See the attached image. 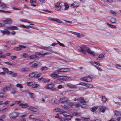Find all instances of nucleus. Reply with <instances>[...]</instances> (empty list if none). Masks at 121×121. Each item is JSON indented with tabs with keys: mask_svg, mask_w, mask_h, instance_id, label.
Listing matches in <instances>:
<instances>
[{
	"mask_svg": "<svg viewBox=\"0 0 121 121\" xmlns=\"http://www.w3.org/2000/svg\"><path fill=\"white\" fill-rule=\"evenodd\" d=\"M78 50L79 51L82 52L84 54H85L86 52L88 54L93 56L95 55V54L94 52L91 51L85 45H82L78 48Z\"/></svg>",
	"mask_w": 121,
	"mask_h": 121,
	"instance_id": "nucleus-1",
	"label": "nucleus"
},
{
	"mask_svg": "<svg viewBox=\"0 0 121 121\" xmlns=\"http://www.w3.org/2000/svg\"><path fill=\"white\" fill-rule=\"evenodd\" d=\"M19 113L16 112H14L10 114L9 115V117L10 119H15L18 115Z\"/></svg>",
	"mask_w": 121,
	"mask_h": 121,
	"instance_id": "nucleus-2",
	"label": "nucleus"
},
{
	"mask_svg": "<svg viewBox=\"0 0 121 121\" xmlns=\"http://www.w3.org/2000/svg\"><path fill=\"white\" fill-rule=\"evenodd\" d=\"M91 78L90 76L88 77H85L81 78H80V79L81 80L84 81L89 82L91 81Z\"/></svg>",
	"mask_w": 121,
	"mask_h": 121,
	"instance_id": "nucleus-3",
	"label": "nucleus"
},
{
	"mask_svg": "<svg viewBox=\"0 0 121 121\" xmlns=\"http://www.w3.org/2000/svg\"><path fill=\"white\" fill-rule=\"evenodd\" d=\"M28 109L30 110L33 112L34 114H36L35 112H36L38 111V109L32 106H29L28 108Z\"/></svg>",
	"mask_w": 121,
	"mask_h": 121,
	"instance_id": "nucleus-4",
	"label": "nucleus"
},
{
	"mask_svg": "<svg viewBox=\"0 0 121 121\" xmlns=\"http://www.w3.org/2000/svg\"><path fill=\"white\" fill-rule=\"evenodd\" d=\"M61 4L58 3L56 4L55 5V9L57 11L60 10L62 8Z\"/></svg>",
	"mask_w": 121,
	"mask_h": 121,
	"instance_id": "nucleus-5",
	"label": "nucleus"
},
{
	"mask_svg": "<svg viewBox=\"0 0 121 121\" xmlns=\"http://www.w3.org/2000/svg\"><path fill=\"white\" fill-rule=\"evenodd\" d=\"M3 22L5 24H10L12 23V21L11 19L8 18L4 20Z\"/></svg>",
	"mask_w": 121,
	"mask_h": 121,
	"instance_id": "nucleus-6",
	"label": "nucleus"
},
{
	"mask_svg": "<svg viewBox=\"0 0 121 121\" xmlns=\"http://www.w3.org/2000/svg\"><path fill=\"white\" fill-rule=\"evenodd\" d=\"M0 7L3 8H9V6L7 4L1 2L0 4Z\"/></svg>",
	"mask_w": 121,
	"mask_h": 121,
	"instance_id": "nucleus-7",
	"label": "nucleus"
},
{
	"mask_svg": "<svg viewBox=\"0 0 121 121\" xmlns=\"http://www.w3.org/2000/svg\"><path fill=\"white\" fill-rule=\"evenodd\" d=\"M53 110L54 112H59L60 114H62L64 112V111L63 110L58 108L53 109Z\"/></svg>",
	"mask_w": 121,
	"mask_h": 121,
	"instance_id": "nucleus-8",
	"label": "nucleus"
},
{
	"mask_svg": "<svg viewBox=\"0 0 121 121\" xmlns=\"http://www.w3.org/2000/svg\"><path fill=\"white\" fill-rule=\"evenodd\" d=\"M7 28L10 30H18V27L16 26H10L7 27Z\"/></svg>",
	"mask_w": 121,
	"mask_h": 121,
	"instance_id": "nucleus-9",
	"label": "nucleus"
},
{
	"mask_svg": "<svg viewBox=\"0 0 121 121\" xmlns=\"http://www.w3.org/2000/svg\"><path fill=\"white\" fill-rule=\"evenodd\" d=\"M79 6V4L77 2H74L71 5V7L72 8H76Z\"/></svg>",
	"mask_w": 121,
	"mask_h": 121,
	"instance_id": "nucleus-10",
	"label": "nucleus"
},
{
	"mask_svg": "<svg viewBox=\"0 0 121 121\" xmlns=\"http://www.w3.org/2000/svg\"><path fill=\"white\" fill-rule=\"evenodd\" d=\"M72 34L76 35L78 38L82 37L84 36L83 35L79 33H76L74 32H72Z\"/></svg>",
	"mask_w": 121,
	"mask_h": 121,
	"instance_id": "nucleus-11",
	"label": "nucleus"
},
{
	"mask_svg": "<svg viewBox=\"0 0 121 121\" xmlns=\"http://www.w3.org/2000/svg\"><path fill=\"white\" fill-rule=\"evenodd\" d=\"M104 53H102L100 54L99 55V57L97 58L96 60H101L104 57Z\"/></svg>",
	"mask_w": 121,
	"mask_h": 121,
	"instance_id": "nucleus-12",
	"label": "nucleus"
},
{
	"mask_svg": "<svg viewBox=\"0 0 121 121\" xmlns=\"http://www.w3.org/2000/svg\"><path fill=\"white\" fill-rule=\"evenodd\" d=\"M0 31L3 35L6 34L9 35L10 34V32L6 29H5L4 30H1Z\"/></svg>",
	"mask_w": 121,
	"mask_h": 121,
	"instance_id": "nucleus-13",
	"label": "nucleus"
},
{
	"mask_svg": "<svg viewBox=\"0 0 121 121\" xmlns=\"http://www.w3.org/2000/svg\"><path fill=\"white\" fill-rule=\"evenodd\" d=\"M67 101V98L65 97L61 98L59 99L60 102L62 103L66 102Z\"/></svg>",
	"mask_w": 121,
	"mask_h": 121,
	"instance_id": "nucleus-14",
	"label": "nucleus"
},
{
	"mask_svg": "<svg viewBox=\"0 0 121 121\" xmlns=\"http://www.w3.org/2000/svg\"><path fill=\"white\" fill-rule=\"evenodd\" d=\"M67 85V86L71 88L74 89L77 87L76 85H73L70 83H68Z\"/></svg>",
	"mask_w": 121,
	"mask_h": 121,
	"instance_id": "nucleus-15",
	"label": "nucleus"
},
{
	"mask_svg": "<svg viewBox=\"0 0 121 121\" xmlns=\"http://www.w3.org/2000/svg\"><path fill=\"white\" fill-rule=\"evenodd\" d=\"M65 113L64 112L63 114L64 116L66 117V119L68 120H70L72 118V117L69 115H65Z\"/></svg>",
	"mask_w": 121,
	"mask_h": 121,
	"instance_id": "nucleus-16",
	"label": "nucleus"
},
{
	"mask_svg": "<svg viewBox=\"0 0 121 121\" xmlns=\"http://www.w3.org/2000/svg\"><path fill=\"white\" fill-rule=\"evenodd\" d=\"M50 76L54 79H55L59 77V76L58 74L53 73Z\"/></svg>",
	"mask_w": 121,
	"mask_h": 121,
	"instance_id": "nucleus-17",
	"label": "nucleus"
},
{
	"mask_svg": "<svg viewBox=\"0 0 121 121\" xmlns=\"http://www.w3.org/2000/svg\"><path fill=\"white\" fill-rule=\"evenodd\" d=\"M19 106H21V107L23 108H25L28 107V104L27 103L23 104H19Z\"/></svg>",
	"mask_w": 121,
	"mask_h": 121,
	"instance_id": "nucleus-18",
	"label": "nucleus"
},
{
	"mask_svg": "<svg viewBox=\"0 0 121 121\" xmlns=\"http://www.w3.org/2000/svg\"><path fill=\"white\" fill-rule=\"evenodd\" d=\"M72 80V79L70 77L66 76H63V81H70Z\"/></svg>",
	"mask_w": 121,
	"mask_h": 121,
	"instance_id": "nucleus-19",
	"label": "nucleus"
},
{
	"mask_svg": "<svg viewBox=\"0 0 121 121\" xmlns=\"http://www.w3.org/2000/svg\"><path fill=\"white\" fill-rule=\"evenodd\" d=\"M115 115L116 117L120 116L121 117V113L117 111H115Z\"/></svg>",
	"mask_w": 121,
	"mask_h": 121,
	"instance_id": "nucleus-20",
	"label": "nucleus"
},
{
	"mask_svg": "<svg viewBox=\"0 0 121 121\" xmlns=\"http://www.w3.org/2000/svg\"><path fill=\"white\" fill-rule=\"evenodd\" d=\"M78 101L81 103H86V101L84 98L83 97H80L79 98Z\"/></svg>",
	"mask_w": 121,
	"mask_h": 121,
	"instance_id": "nucleus-21",
	"label": "nucleus"
},
{
	"mask_svg": "<svg viewBox=\"0 0 121 121\" xmlns=\"http://www.w3.org/2000/svg\"><path fill=\"white\" fill-rule=\"evenodd\" d=\"M64 68L58 69L55 72L57 73V72H64Z\"/></svg>",
	"mask_w": 121,
	"mask_h": 121,
	"instance_id": "nucleus-22",
	"label": "nucleus"
},
{
	"mask_svg": "<svg viewBox=\"0 0 121 121\" xmlns=\"http://www.w3.org/2000/svg\"><path fill=\"white\" fill-rule=\"evenodd\" d=\"M48 53H45L43 52H41L38 53V54L39 55H41L42 56H45Z\"/></svg>",
	"mask_w": 121,
	"mask_h": 121,
	"instance_id": "nucleus-23",
	"label": "nucleus"
},
{
	"mask_svg": "<svg viewBox=\"0 0 121 121\" xmlns=\"http://www.w3.org/2000/svg\"><path fill=\"white\" fill-rule=\"evenodd\" d=\"M36 75V73L35 72H33L30 73L29 75V77L30 78H33L34 77H35Z\"/></svg>",
	"mask_w": 121,
	"mask_h": 121,
	"instance_id": "nucleus-24",
	"label": "nucleus"
},
{
	"mask_svg": "<svg viewBox=\"0 0 121 121\" xmlns=\"http://www.w3.org/2000/svg\"><path fill=\"white\" fill-rule=\"evenodd\" d=\"M20 26L21 27L27 28V29H29L30 28H34V27H33L32 26H25V25L21 24L20 25Z\"/></svg>",
	"mask_w": 121,
	"mask_h": 121,
	"instance_id": "nucleus-25",
	"label": "nucleus"
},
{
	"mask_svg": "<svg viewBox=\"0 0 121 121\" xmlns=\"http://www.w3.org/2000/svg\"><path fill=\"white\" fill-rule=\"evenodd\" d=\"M20 21L21 22H27L29 23H32L29 22L28 20L25 19H20Z\"/></svg>",
	"mask_w": 121,
	"mask_h": 121,
	"instance_id": "nucleus-26",
	"label": "nucleus"
},
{
	"mask_svg": "<svg viewBox=\"0 0 121 121\" xmlns=\"http://www.w3.org/2000/svg\"><path fill=\"white\" fill-rule=\"evenodd\" d=\"M0 58H6V56L5 55L3 54L2 52L1 51H0Z\"/></svg>",
	"mask_w": 121,
	"mask_h": 121,
	"instance_id": "nucleus-27",
	"label": "nucleus"
},
{
	"mask_svg": "<svg viewBox=\"0 0 121 121\" xmlns=\"http://www.w3.org/2000/svg\"><path fill=\"white\" fill-rule=\"evenodd\" d=\"M72 115L73 116H75L78 117L80 116L81 113L77 112H74L73 113Z\"/></svg>",
	"mask_w": 121,
	"mask_h": 121,
	"instance_id": "nucleus-28",
	"label": "nucleus"
},
{
	"mask_svg": "<svg viewBox=\"0 0 121 121\" xmlns=\"http://www.w3.org/2000/svg\"><path fill=\"white\" fill-rule=\"evenodd\" d=\"M106 108L105 107H101L99 108V110L100 112H104L105 111Z\"/></svg>",
	"mask_w": 121,
	"mask_h": 121,
	"instance_id": "nucleus-29",
	"label": "nucleus"
},
{
	"mask_svg": "<svg viewBox=\"0 0 121 121\" xmlns=\"http://www.w3.org/2000/svg\"><path fill=\"white\" fill-rule=\"evenodd\" d=\"M10 88V87L9 86H5L3 87L2 89V91L4 92H5L7 91Z\"/></svg>",
	"mask_w": 121,
	"mask_h": 121,
	"instance_id": "nucleus-30",
	"label": "nucleus"
},
{
	"mask_svg": "<svg viewBox=\"0 0 121 121\" xmlns=\"http://www.w3.org/2000/svg\"><path fill=\"white\" fill-rule=\"evenodd\" d=\"M85 86L89 88H91L93 87V86L92 85L87 83H86Z\"/></svg>",
	"mask_w": 121,
	"mask_h": 121,
	"instance_id": "nucleus-31",
	"label": "nucleus"
},
{
	"mask_svg": "<svg viewBox=\"0 0 121 121\" xmlns=\"http://www.w3.org/2000/svg\"><path fill=\"white\" fill-rule=\"evenodd\" d=\"M64 5L65 6L64 9L65 10L68 9L69 8V6L66 3H64Z\"/></svg>",
	"mask_w": 121,
	"mask_h": 121,
	"instance_id": "nucleus-32",
	"label": "nucleus"
},
{
	"mask_svg": "<svg viewBox=\"0 0 121 121\" xmlns=\"http://www.w3.org/2000/svg\"><path fill=\"white\" fill-rule=\"evenodd\" d=\"M107 100V99H106L105 96L102 97L101 101L103 103H105Z\"/></svg>",
	"mask_w": 121,
	"mask_h": 121,
	"instance_id": "nucleus-33",
	"label": "nucleus"
},
{
	"mask_svg": "<svg viewBox=\"0 0 121 121\" xmlns=\"http://www.w3.org/2000/svg\"><path fill=\"white\" fill-rule=\"evenodd\" d=\"M48 19L51 21L55 22L56 18H53L51 17H48Z\"/></svg>",
	"mask_w": 121,
	"mask_h": 121,
	"instance_id": "nucleus-34",
	"label": "nucleus"
},
{
	"mask_svg": "<svg viewBox=\"0 0 121 121\" xmlns=\"http://www.w3.org/2000/svg\"><path fill=\"white\" fill-rule=\"evenodd\" d=\"M16 86L18 87L22 88L23 87V85L21 83H17L16 85Z\"/></svg>",
	"mask_w": 121,
	"mask_h": 121,
	"instance_id": "nucleus-35",
	"label": "nucleus"
},
{
	"mask_svg": "<svg viewBox=\"0 0 121 121\" xmlns=\"http://www.w3.org/2000/svg\"><path fill=\"white\" fill-rule=\"evenodd\" d=\"M4 63L8 65H10L11 66H15V65L14 64H13V63H11L9 61H8V62H4Z\"/></svg>",
	"mask_w": 121,
	"mask_h": 121,
	"instance_id": "nucleus-36",
	"label": "nucleus"
},
{
	"mask_svg": "<svg viewBox=\"0 0 121 121\" xmlns=\"http://www.w3.org/2000/svg\"><path fill=\"white\" fill-rule=\"evenodd\" d=\"M39 48H41L43 49H44L45 50H48V49H49L50 48L49 47H46L45 46H43L42 47H39Z\"/></svg>",
	"mask_w": 121,
	"mask_h": 121,
	"instance_id": "nucleus-37",
	"label": "nucleus"
},
{
	"mask_svg": "<svg viewBox=\"0 0 121 121\" xmlns=\"http://www.w3.org/2000/svg\"><path fill=\"white\" fill-rule=\"evenodd\" d=\"M98 108V107H95L92 108H91V111L93 112H94Z\"/></svg>",
	"mask_w": 121,
	"mask_h": 121,
	"instance_id": "nucleus-38",
	"label": "nucleus"
},
{
	"mask_svg": "<svg viewBox=\"0 0 121 121\" xmlns=\"http://www.w3.org/2000/svg\"><path fill=\"white\" fill-rule=\"evenodd\" d=\"M28 93L30 97L32 99H33L34 98V94L30 92H28Z\"/></svg>",
	"mask_w": 121,
	"mask_h": 121,
	"instance_id": "nucleus-39",
	"label": "nucleus"
},
{
	"mask_svg": "<svg viewBox=\"0 0 121 121\" xmlns=\"http://www.w3.org/2000/svg\"><path fill=\"white\" fill-rule=\"evenodd\" d=\"M48 68L46 66L42 67L40 69V70L41 71H45L46 70H48Z\"/></svg>",
	"mask_w": 121,
	"mask_h": 121,
	"instance_id": "nucleus-40",
	"label": "nucleus"
},
{
	"mask_svg": "<svg viewBox=\"0 0 121 121\" xmlns=\"http://www.w3.org/2000/svg\"><path fill=\"white\" fill-rule=\"evenodd\" d=\"M29 57L31 59L36 58L37 57V56L35 55H33L29 56Z\"/></svg>",
	"mask_w": 121,
	"mask_h": 121,
	"instance_id": "nucleus-41",
	"label": "nucleus"
},
{
	"mask_svg": "<svg viewBox=\"0 0 121 121\" xmlns=\"http://www.w3.org/2000/svg\"><path fill=\"white\" fill-rule=\"evenodd\" d=\"M5 116L4 115H3L0 117V121H3V119L5 118Z\"/></svg>",
	"mask_w": 121,
	"mask_h": 121,
	"instance_id": "nucleus-42",
	"label": "nucleus"
},
{
	"mask_svg": "<svg viewBox=\"0 0 121 121\" xmlns=\"http://www.w3.org/2000/svg\"><path fill=\"white\" fill-rule=\"evenodd\" d=\"M81 107L83 108H86L88 107V105L86 104H83L81 105Z\"/></svg>",
	"mask_w": 121,
	"mask_h": 121,
	"instance_id": "nucleus-43",
	"label": "nucleus"
},
{
	"mask_svg": "<svg viewBox=\"0 0 121 121\" xmlns=\"http://www.w3.org/2000/svg\"><path fill=\"white\" fill-rule=\"evenodd\" d=\"M12 91L11 92V93L12 94H14L17 92L15 90V89L14 88H12Z\"/></svg>",
	"mask_w": 121,
	"mask_h": 121,
	"instance_id": "nucleus-44",
	"label": "nucleus"
},
{
	"mask_svg": "<svg viewBox=\"0 0 121 121\" xmlns=\"http://www.w3.org/2000/svg\"><path fill=\"white\" fill-rule=\"evenodd\" d=\"M111 22L113 23H115L116 22V19L115 18H112L110 20Z\"/></svg>",
	"mask_w": 121,
	"mask_h": 121,
	"instance_id": "nucleus-45",
	"label": "nucleus"
},
{
	"mask_svg": "<svg viewBox=\"0 0 121 121\" xmlns=\"http://www.w3.org/2000/svg\"><path fill=\"white\" fill-rule=\"evenodd\" d=\"M10 58L12 60H14L17 58V57L15 56H10Z\"/></svg>",
	"mask_w": 121,
	"mask_h": 121,
	"instance_id": "nucleus-46",
	"label": "nucleus"
},
{
	"mask_svg": "<svg viewBox=\"0 0 121 121\" xmlns=\"http://www.w3.org/2000/svg\"><path fill=\"white\" fill-rule=\"evenodd\" d=\"M57 42L58 43V44L60 46H62V47H65V46L64 44H63L62 43H61L60 42H59L58 41H57Z\"/></svg>",
	"mask_w": 121,
	"mask_h": 121,
	"instance_id": "nucleus-47",
	"label": "nucleus"
},
{
	"mask_svg": "<svg viewBox=\"0 0 121 121\" xmlns=\"http://www.w3.org/2000/svg\"><path fill=\"white\" fill-rule=\"evenodd\" d=\"M56 59L61 60L62 61V62H67V61H66L65 60H64L63 59H62L61 58H59L58 57H56Z\"/></svg>",
	"mask_w": 121,
	"mask_h": 121,
	"instance_id": "nucleus-48",
	"label": "nucleus"
},
{
	"mask_svg": "<svg viewBox=\"0 0 121 121\" xmlns=\"http://www.w3.org/2000/svg\"><path fill=\"white\" fill-rule=\"evenodd\" d=\"M14 50H21V48L19 47H15L14 48Z\"/></svg>",
	"mask_w": 121,
	"mask_h": 121,
	"instance_id": "nucleus-49",
	"label": "nucleus"
},
{
	"mask_svg": "<svg viewBox=\"0 0 121 121\" xmlns=\"http://www.w3.org/2000/svg\"><path fill=\"white\" fill-rule=\"evenodd\" d=\"M28 56V55L26 53H24L22 55V56L24 58H26Z\"/></svg>",
	"mask_w": 121,
	"mask_h": 121,
	"instance_id": "nucleus-50",
	"label": "nucleus"
},
{
	"mask_svg": "<svg viewBox=\"0 0 121 121\" xmlns=\"http://www.w3.org/2000/svg\"><path fill=\"white\" fill-rule=\"evenodd\" d=\"M5 96H4V93H0V98H3Z\"/></svg>",
	"mask_w": 121,
	"mask_h": 121,
	"instance_id": "nucleus-51",
	"label": "nucleus"
},
{
	"mask_svg": "<svg viewBox=\"0 0 121 121\" xmlns=\"http://www.w3.org/2000/svg\"><path fill=\"white\" fill-rule=\"evenodd\" d=\"M55 22H57L59 23H61L62 22V21L59 19L56 18Z\"/></svg>",
	"mask_w": 121,
	"mask_h": 121,
	"instance_id": "nucleus-52",
	"label": "nucleus"
},
{
	"mask_svg": "<svg viewBox=\"0 0 121 121\" xmlns=\"http://www.w3.org/2000/svg\"><path fill=\"white\" fill-rule=\"evenodd\" d=\"M26 84L29 86H31L33 84V83L31 82H27L26 83Z\"/></svg>",
	"mask_w": 121,
	"mask_h": 121,
	"instance_id": "nucleus-53",
	"label": "nucleus"
},
{
	"mask_svg": "<svg viewBox=\"0 0 121 121\" xmlns=\"http://www.w3.org/2000/svg\"><path fill=\"white\" fill-rule=\"evenodd\" d=\"M21 70L22 71H28V69L26 68H24L21 69Z\"/></svg>",
	"mask_w": 121,
	"mask_h": 121,
	"instance_id": "nucleus-54",
	"label": "nucleus"
},
{
	"mask_svg": "<svg viewBox=\"0 0 121 121\" xmlns=\"http://www.w3.org/2000/svg\"><path fill=\"white\" fill-rule=\"evenodd\" d=\"M39 86V85L38 84H36L33 85L32 87L33 88H35L38 87Z\"/></svg>",
	"mask_w": 121,
	"mask_h": 121,
	"instance_id": "nucleus-55",
	"label": "nucleus"
},
{
	"mask_svg": "<svg viewBox=\"0 0 121 121\" xmlns=\"http://www.w3.org/2000/svg\"><path fill=\"white\" fill-rule=\"evenodd\" d=\"M70 69L68 68H64V71H64V72H65L69 71Z\"/></svg>",
	"mask_w": 121,
	"mask_h": 121,
	"instance_id": "nucleus-56",
	"label": "nucleus"
},
{
	"mask_svg": "<svg viewBox=\"0 0 121 121\" xmlns=\"http://www.w3.org/2000/svg\"><path fill=\"white\" fill-rule=\"evenodd\" d=\"M81 119L83 121H87L88 119L84 117H82Z\"/></svg>",
	"mask_w": 121,
	"mask_h": 121,
	"instance_id": "nucleus-57",
	"label": "nucleus"
},
{
	"mask_svg": "<svg viewBox=\"0 0 121 121\" xmlns=\"http://www.w3.org/2000/svg\"><path fill=\"white\" fill-rule=\"evenodd\" d=\"M54 82L58 84H60V81L58 80H56L54 81Z\"/></svg>",
	"mask_w": 121,
	"mask_h": 121,
	"instance_id": "nucleus-58",
	"label": "nucleus"
},
{
	"mask_svg": "<svg viewBox=\"0 0 121 121\" xmlns=\"http://www.w3.org/2000/svg\"><path fill=\"white\" fill-rule=\"evenodd\" d=\"M51 85V84H49L46 86H45V88L47 89H49L51 88V87L50 86Z\"/></svg>",
	"mask_w": 121,
	"mask_h": 121,
	"instance_id": "nucleus-59",
	"label": "nucleus"
},
{
	"mask_svg": "<svg viewBox=\"0 0 121 121\" xmlns=\"http://www.w3.org/2000/svg\"><path fill=\"white\" fill-rule=\"evenodd\" d=\"M94 66L98 70L100 71H102V69L100 68L99 67H98L97 66H96L95 65H94Z\"/></svg>",
	"mask_w": 121,
	"mask_h": 121,
	"instance_id": "nucleus-60",
	"label": "nucleus"
},
{
	"mask_svg": "<svg viewBox=\"0 0 121 121\" xmlns=\"http://www.w3.org/2000/svg\"><path fill=\"white\" fill-rule=\"evenodd\" d=\"M110 12L112 14H114V15H116V13L113 10H111Z\"/></svg>",
	"mask_w": 121,
	"mask_h": 121,
	"instance_id": "nucleus-61",
	"label": "nucleus"
},
{
	"mask_svg": "<svg viewBox=\"0 0 121 121\" xmlns=\"http://www.w3.org/2000/svg\"><path fill=\"white\" fill-rule=\"evenodd\" d=\"M50 81V79H44L43 80V81L45 82H48Z\"/></svg>",
	"mask_w": 121,
	"mask_h": 121,
	"instance_id": "nucleus-62",
	"label": "nucleus"
},
{
	"mask_svg": "<svg viewBox=\"0 0 121 121\" xmlns=\"http://www.w3.org/2000/svg\"><path fill=\"white\" fill-rule=\"evenodd\" d=\"M86 84V83H85L84 82H80L79 83V84H78L77 85H82L83 86H85Z\"/></svg>",
	"mask_w": 121,
	"mask_h": 121,
	"instance_id": "nucleus-63",
	"label": "nucleus"
},
{
	"mask_svg": "<svg viewBox=\"0 0 121 121\" xmlns=\"http://www.w3.org/2000/svg\"><path fill=\"white\" fill-rule=\"evenodd\" d=\"M38 66V64L36 63H35L32 65V67H36Z\"/></svg>",
	"mask_w": 121,
	"mask_h": 121,
	"instance_id": "nucleus-64",
	"label": "nucleus"
}]
</instances>
